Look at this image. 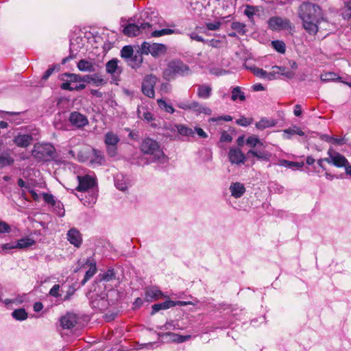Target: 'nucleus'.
<instances>
[{"mask_svg":"<svg viewBox=\"0 0 351 351\" xmlns=\"http://www.w3.org/2000/svg\"><path fill=\"white\" fill-rule=\"evenodd\" d=\"M298 14L302 22L303 28L309 34H316L319 24L324 20L320 6L308 1L303 2L298 8Z\"/></svg>","mask_w":351,"mask_h":351,"instance_id":"f257e3e1","label":"nucleus"},{"mask_svg":"<svg viewBox=\"0 0 351 351\" xmlns=\"http://www.w3.org/2000/svg\"><path fill=\"white\" fill-rule=\"evenodd\" d=\"M143 152L153 156V161L160 164H165L168 158L164 153L160 149L157 141L147 138H145L141 146Z\"/></svg>","mask_w":351,"mask_h":351,"instance_id":"f03ea898","label":"nucleus"},{"mask_svg":"<svg viewBox=\"0 0 351 351\" xmlns=\"http://www.w3.org/2000/svg\"><path fill=\"white\" fill-rule=\"evenodd\" d=\"M327 154L329 157L324 158L325 162L337 167H345L346 173L351 176V165L344 156L334 151L332 148H330Z\"/></svg>","mask_w":351,"mask_h":351,"instance_id":"7ed1b4c3","label":"nucleus"},{"mask_svg":"<svg viewBox=\"0 0 351 351\" xmlns=\"http://www.w3.org/2000/svg\"><path fill=\"white\" fill-rule=\"evenodd\" d=\"M152 31V25L148 22L130 23L123 29V33L129 37L136 36L140 34H147Z\"/></svg>","mask_w":351,"mask_h":351,"instance_id":"20e7f679","label":"nucleus"},{"mask_svg":"<svg viewBox=\"0 0 351 351\" xmlns=\"http://www.w3.org/2000/svg\"><path fill=\"white\" fill-rule=\"evenodd\" d=\"M54 151L53 146L50 143H37L32 149V156L38 160L45 161L52 157Z\"/></svg>","mask_w":351,"mask_h":351,"instance_id":"39448f33","label":"nucleus"},{"mask_svg":"<svg viewBox=\"0 0 351 351\" xmlns=\"http://www.w3.org/2000/svg\"><path fill=\"white\" fill-rule=\"evenodd\" d=\"M268 28L272 31L292 30L293 26L290 20L278 16L270 17L267 21Z\"/></svg>","mask_w":351,"mask_h":351,"instance_id":"423d86ee","label":"nucleus"},{"mask_svg":"<svg viewBox=\"0 0 351 351\" xmlns=\"http://www.w3.org/2000/svg\"><path fill=\"white\" fill-rule=\"evenodd\" d=\"M77 178L78 180V186L76 189L78 191L90 193V191H96L97 179L95 176H77Z\"/></svg>","mask_w":351,"mask_h":351,"instance_id":"0eeeda50","label":"nucleus"},{"mask_svg":"<svg viewBox=\"0 0 351 351\" xmlns=\"http://www.w3.org/2000/svg\"><path fill=\"white\" fill-rule=\"evenodd\" d=\"M140 47L141 53H143L144 55L150 53L153 57H158L164 54L167 50L165 45L155 43L143 42Z\"/></svg>","mask_w":351,"mask_h":351,"instance_id":"6e6552de","label":"nucleus"},{"mask_svg":"<svg viewBox=\"0 0 351 351\" xmlns=\"http://www.w3.org/2000/svg\"><path fill=\"white\" fill-rule=\"evenodd\" d=\"M157 78L153 75H146L141 85V90L143 93L149 97L154 98L155 95L154 86L156 84Z\"/></svg>","mask_w":351,"mask_h":351,"instance_id":"1a4fd4ad","label":"nucleus"},{"mask_svg":"<svg viewBox=\"0 0 351 351\" xmlns=\"http://www.w3.org/2000/svg\"><path fill=\"white\" fill-rule=\"evenodd\" d=\"M119 60L117 58H113L106 64V73L112 77L113 81L118 80L121 73L123 72V68L119 65Z\"/></svg>","mask_w":351,"mask_h":351,"instance_id":"9d476101","label":"nucleus"},{"mask_svg":"<svg viewBox=\"0 0 351 351\" xmlns=\"http://www.w3.org/2000/svg\"><path fill=\"white\" fill-rule=\"evenodd\" d=\"M69 120L73 126L78 128H83L88 124V120L87 117L85 115L75 111L72 112L70 114Z\"/></svg>","mask_w":351,"mask_h":351,"instance_id":"9b49d317","label":"nucleus"},{"mask_svg":"<svg viewBox=\"0 0 351 351\" xmlns=\"http://www.w3.org/2000/svg\"><path fill=\"white\" fill-rule=\"evenodd\" d=\"M77 67L82 72L95 73L98 71L99 66L94 60L82 59L78 62Z\"/></svg>","mask_w":351,"mask_h":351,"instance_id":"f8f14e48","label":"nucleus"},{"mask_svg":"<svg viewBox=\"0 0 351 351\" xmlns=\"http://www.w3.org/2000/svg\"><path fill=\"white\" fill-rule=\"evenodd\" d=\"M33 141V137L29 134L17 133L13 138L14 143L19 147H27Z\"/></svg>","mask_w":351,"mask_h":351,"instance_id":"ddd939ff","label":"nucleus"},{"mask_svg":"<svg viewBox=\"0 0 351 351\" xmlns=\"http://www.w3.org/2000/svg\"><path fill=\"white\" fill-rule=\"evenodd\" d=\"M229 160L232 164L239 165L244 163L246 157L239 148H230L228 152Z\"/></svg>","mask_w":351,"mask_h":351,"instance_id":"4468645a","label":"nucleus"},{"mask_svg":"<svg viewBox=\"0 0 351 351\" xmlns=\"http://www.w3.org/2000/svg\"><path fill=\"white\" fill-rule=\"evenodd\" d=\"M78 317L74 313H69L62 317L60 322L61 326L64 329H70L73 328L77 323Z\"/></svg>","mask_w":351,"mask_h":351,"instance_id":"2eb2a0df","label":"nucleus"},{"mask_svg":"<svg viewBox=\"0 0 351 351\" xmlns=\"http://www.w3.org/2000/svg\"><path fill=\"white\" fill-rule=\"evenodd\" d=\"M66 236L71 244L76 247H80L82 243V238L79 230L76 228H71L68 231Z\"/></svg>","mask_w":351,"mask_h":351,"instance_id":"dca6fc26","label":"nucleus"},{"mask_svg":"<svg viewBox=\"0 0 351 351\" xmlns=\"http://www.w3.org/2000/svg\"><path fill=\"white\" fill-rule=\"evenodd\" d=\"M100 282H112V286L117 287L119 285V278L113 269H109L104 274L99 275Z\"/></svg>","mask_w":351,"mask_h":351,"instance_id":"f3484780","label":"nucleus"},{"mask_svg":"<svg viewBox=\"0 0 351 351\" xmlns=\"http://www.w3.org/2000/svg\"><path fill=\"white\" fill-rule=\"evenodd\" d=\"M141 53V48L138 47V49L132 55V56L128 60L127 64L132 69L139 68L143 61V55Z\"/></svg>","mask_w":351,"mask_h":351,"instance_id":"a211bd4d","label":"nucleus"},{"mask_svg":"<svg viewBox=\"0 0 351 351\" xmlns=\"http://www.w3.org/2000/svg\"><path fill=\"white\" fill-rule=\"evenodd\" d=\"M162 292L157 287H148L145 289V300L147 302H152L162 298Z\"/></svg>","mask_w":351,"mask_h":351,"instance_id":"6ab92c4d","label":"nucleus"},{"mask_svg":"<svg viewBox=\"0 0 351 351\" xmlns=\"http://www.w3.org/2000/svg\"><path fill=\"white\" fill-rule=\"evenodd\" d=\"M231 195L234 198H240L245 193V188L244 184L241 182H232L230 186Z\"/></svg>","mask_w":351,"mask_h":351,"instance_id":"aec40b11","label":"nucleus"},{"mask_svg":"<svg viewBox=\"0 0 351 351\" xmlns=\"http://www.w3.org/2000/svg\"><path fill=\"white\" fill-rule=\"evenodd\" d=\"M84 193V194L82 193L80 196H78L80 200L86 206H93V205L95 204L97 199V191H90V194H89L88 197L86 196V193Z\"/></svg>","mask_w":351,"mask_h":351,"instance_id":"412c9836","label":"nucleus"},{"mask_svg":"<svg viewBox=\"0 0 351 351\" xmlns=\"http://www.w3.org/2000/svg\"><path fill=\"white\" fill-rule=\"evenodd\" d=\"M89 161L91 164L102 165L104 162V157L101 152L90 148Z\"/></svg>","mask_w":351,"mask_h":351,"instance_id":"4be33fe9","label":"nucleus"},{"mask_svg":"<svg viewBox=\"0 0 351 351\" xmlns=\"http://www.w3.org/2000/svg\"><path fill=\"white\" fill-rule=\"evenodd\" d=\"M114 184L120 191H125L128 187V178L123 174H117L114 177Z\"/></svg>","mask_w":351,"mask_h":351,"instance_id":"5701e85b","label":"nucleus"},{"mask_svg":"<svg viewBox=\"0 0 351 351\" xmlns=\"http://www.w3.org/2000/svg\"><path fill=\"white\" fill-rule=\"evenodd\" d=\"M212 88L210 85L202 84L197 87V95L199 98L208 99L211 95Z\"/></svg>","mask_w":351,"mask_h":351,"instance_id":"b1692460","label":"nucleus"},{"mask_svg":"<svg viewBox=\"0 0 351 351\" xmlns=\"http://www.w3.org/2000/svg\"><path fill=\"white\" fill-rule=\"evenodd\" d=\"M175 305H176V302L173 301H171V300H167L164 302L155 304L152 306V311L151 314L154 315L160 310L168 309L170 307L174 306Z\"/></svg>","mask_w":351,"mask_h":351,"instance_id":"393cba45","label":"nucleus"},{"mask_svg":"<svg viewBox=\"0 0 351 351\" xmlns=\"http://www.w3.org/2000/svg\"><path fill=\"white\" fill-rule=\"evenodd\" d=\"M163 77L167 80H173L176 77V62L172 61L169 62L167 68L163 72Z\"/></svg>","mask_w":351,"mask_h":351,"instance_id":"a878e982","label":"nucleus"},{"mask_svg":"<svg viewBox=\"0 0 351 351\" xmlns=\"http://www.w3.org/2000/svg\"><path fill=\"white\" fill-rule=\"evenodd\" d=\"M192 110L195 112H197V113H203L206 115H210L212 114V110L206 106L199 104L198 102L193 101L192 102Z\"/></svg>","mask_w":351,"mask_h":351,"instance_id":"bb28decb","label":"nucleus"},{"mask_svg":"<svg viewBox=\"0 0 351 351\" xmlns=\"http://www.w3.org/2000/svg\"><path fill=\"white\" fill-rule=\"evenodd\" d=\"M119 140V136L112 132H108L105 134L104 142L106 145H117Z\"/></svg>","mask_w":351,"mask_h":351,"instance_id":"cd10ccee","label":"nucleus"},{"mask_svg":"<svg viewBox=\"0 0 351 351\" xmlns=\"http://www.w3.org/2000/svg\"><path fill=\"white\" fill-rule=\"evenodd\" d=\"M15 243L16 249H25L33 245L35 241L29 237H24L18 240Z\"/></svg>","mask_w":351,"mask_h":351,"instance_id":"c85d7f7f","label":"nucleus"},{"mask_svg":"<svg viewBox=\"0 0 351 351\" xmlns=\"http://www.w3.org/2000/svg\"><path fill=\"white\" fill-rule=\"evenodd\" d=\"M60 88L63 90H82L85 88V85L83 84H74L72 82H70L69 81H64V82L61 84Z\"/></svg>","mask_w":351,"mask_h":351,"instance_id":"c756f323","label":"nucleus"},{"mask_svg":"<svg viewBox=\"0 0 351 351\" xmlns=\"http://www.w3.org/2000/svg\"><path fill=\"white\" fill-rule=\"evenodd\" d=\"M276 122L272 119H267L266 118L261 119L258 122L256 123V128L260 130L274 126Z\"/></svg>","mask_w":351,"mask_h":351,"instance_id":"7c9ffc66","label":"nucleus"},{"mask_svg":"<svg viewBox=\"0 0 351 351\" xmlns=\"http://www.w3.org/2000/svg\"><path fill=\"white\" fill-rule=\"evenodd\" d=\"M272 69H274V72H276L277 74L284 75L288 79L293 78L295 75L293 71L287 70L286 67L284 66H274Z\"/></svg>","mask_w":351,"mask_h":351,"instance_id":"2f4dec72","label":"nucleus"},{"mask_svg":"<svg viewBox=\"0 0 351 351\" xmlns=\"http://www.w3.org/2000/svg\"><path fill=\"white\" fill-rule=\"evenodd\" d=\"M231 93V99L232 101H235L239 99L241 101H243L245 100V93L242 91L241 87L236 86L233 88Z\"/></svg>","mask_w":351,"mask_h":351,"instance_id":"473e14b6","label":"nucleus"},{"mask_svg":"<svg viewBox=\"0 0 351 351\" xmlns=\"http://www.w3.org/2000/svg\"><path fill=\"white\" fill-rule=\"evenodd\" d=\"M192 73L189 66L182 62L177 61V75L187 76Z\"/></svg>","mask_w":351,"mask_h":351,"instance_id":"72a5a7b5","label":"nucleus"},{"mask_svg":"<svg viewBox=\"0 0 351 351\" xmlns=\"http://www.w3.org/2000/svg\"><path fill=\"white\" fill-rule=\"evenodd\" d=\"M159 338L164 343L173 342L176 341V334L171 331L162 332L159 334Z\"/></svg>","mask_w":351,"mask_h":351,"instance_id":"f704fd0d","label":"nucleus"},{"mask_svg":"<svg viewBox=\"0 0 351 351\" xmlns=\"http://www.w3.org/2000/svg\"><path fill=\"white\" fill-rule=\"evenodd\" d=\"M177 132L187 137H193L195 134V132L192 128L186 127L183 125H177Z\"/></svg>","mask_w":351,"mask_h":351,"instance_id":"c9c22d12","label":"nucleus"},{"mask_svg":"<svg viewBox=\"0 0 351 351\" xmlns=\"http://www.w3.org/2000/svg\"><path fill=\"white\" fill-rule=\"evenodd\" d=\"M135 52L131 45L124 46L121 50V56L125 59L127 62L128 60L132 56Z\"/></svg>","mask_w":351,"mask_h":351,"instance_id":"e433bc0d","label":"nucleus"},{"mask_svg":"<svg viewBox=\"0 0 351 351\" xmlns=\"http://www.w3.org/2000/svg\"><path fill=\"white\" fill-rule=\"evenodd\" d=\"M14 162V158L10 154L3 153L0 155V167L10 166Z\"/></svg>","mask_w":351,"mask_h":351,"instance_id":"4c0bfd02","label":"nucleus"},{"mask_svg":"<svg viewBox=\"0 0 351 351\" xmlns=\"http://www.w3.org/2000/svg\"><path fill=\"white\" fill-rule=\"evenodd\" d=\"M90 148H84L81 149L78 154L77 158L80 162H84L86 161H89L90 158Z\"/></svg>","mask_w":351,"mask_h":351,"instance_id":"58836bf2","label":"nucleus"},{"mask_svg":"<svg viewBox=\"0 0 351 351\" xmlns=\"http://www.w3.org/2000/svg\"><path fill=\"white\" fill-rule=\"evenodd\" d=\"M284 134H287V136H285L287 138H289L291 136L295 134H298L301 136H304V132L299 127L297 126H293L292 128L285 130Z\"/></svg>","mask_w":351,"mask_h":351,"instance_id":"ea45409f","label":"nucleus"},{"mask_svg":"<svg viewBox=\"0 0 351 351\" xmlns=\"http://www.w3.org/2000/svg\"><path fill=\"white\" fill-rule=\"evenodd\" d=\"M12 315L14 319L18 321H24L27 318V313L24 308L14 310Z\"/></svg>","mask_w":351,"mask_h":351,"instance_id":"a19ab883","label":"nucleus"},{"mask_svg":"<svg viewBox=\"0 0 351 351\" xmlns=\"http://www.w3.org/2000/svg\"><path fill=\"white\" fill-rule=\"evenodd\" d=\"M279 165L290 169L293 167L301 168L304 166V162H298L287 160H280L279 161Z\"/></svg>","mask_w":351,"mask_h":351,"instance_id":"79ce46f5","label":"nucleus"},{"mask_svg":"<svg viewBox=\"0 0 351 351\" xmlns=\"http://www.w3.org/2000/svg\"><path fill=\"white\" fill-rule=\"evenodd\" d=\"M62 80L69 81L70 82L75 84L76 82H81V76L75 73H64L62 77Z\"/></svg>","mask_w":351,"mask_h":351,"instance_id":"37998d69","label":"nucleus"},{"mask_svg":"<svg viewBox=\"0 0 351 351\" xmlns=\"http://www.w3.org/2000/svg\"><path fill=\"white\" fill-rule=\"evenodd\" d=\"M174 33V30L171 28H165L160 30L152 31L151 35L152 37H160L165 35H169Z\"/></svg>","mask_w":351,"mask_h":351,"instance_id":"c03bdc74","label":"nucleus"},{"mask_svg":"<svg viewBox=\"0 0 351 351\" xmlns=\"http://www.w3.org/2000/svg\"><path fill=\"white\" fill-rule=\"evenodd\" d=\"M274 49L280 53H284L286 51L285 43L282 40H274L271 42Z\"/></svg>","mask_w":351,"mask_h":351,"instance_id":"a18cd8bd","label":"nucleus"},{"mask_svg":"<svg viewBox=\"0 0 351 351\" xmlns=\"http://www.w3.org/2000/svg\"><path fill=\"white\" fill-rule=\"evenodd\" d=\"M157 103L158 106L165 111L169 112L171 114L173 113L174 108L173 106L169 104H167L165 100L160 99L157 100Z\"/></svg>","mask_w":351,"mask_h":351,"instance_id":"49530a36","label":"nucleus"},{"mask_svg":"<svg viewBox=\"0 0 351 351\" xmlns=\"http://www.w3.org/2000/svg\"><path fill=\"white\" fill-rule=\"evenodd\" d=\"M92 82L94 85L97 86L105 85L107 83L106 80L104 79L101 75L97 73H95L93 75Z\"/></svg>","mask_w":351,"mask_h":351,"instance_id":"de8ad7c7","label":"nucleus"},{"mask_svg":"<svg viewBox=\"0 0 351 351\" xmlns=\"http://www.w3.org/2000/svg\"><path fill=\"white\" fill-rule=\"evenodd\" d=\"M232 29L236 30L238 33L244 34L246 32L245 25L240 22H233L231 24Z\"/></svg>","mask_w":351,"mask_h":351,"instance_id":"09e8293b","label":"nucleus"},{"mask_svg":"<svg viewBox=\"0 0 351 351\" xmlns=\"http://www.w3.org/2000/svg\"><path fill=\"white\" fill-rule=\"evenodd\" d=\"M97 269L95 265H92L89 269L86 272L84 278L82 280V284H85L90 278H92L96 273Z\"/></svg>","mask_w":351,"mask_h":351,"instance_id":"8fccbe9b","label":"nucleus"},{"mask_svg":"<svg viewBox=\"0 0 351 351\" xmlns=\"http://www.w3.org/2000/svg\"><path fill=\"white\" fill-rule=\"evenodd\" d=\"M221 23L220 21H215L213 23H206V27L207 30L216 31L221 27Z\"/></svg>","mask_w":351,"mask_h":351,"instance_id":"3c124183","label":"nucleus"},{"mask_svg":"<svg viewBox=\"0 0 351 351\" xmlns=\"http://www.w3.org/2000/svg\"><path fill=\"white\" fill-rule=\"evenodd\" d=\"M252 119H248L244 117H241L239 119L236 120V123L239 125L241 126H247L250 125L252 123Z\"/></svg>","mask_w":351,"mask_h":351,"instance_id":"603ef678","label":"nucleus"},{"mask_svg":"<svg viewBox=\"0 0 351 351\" xmlns=\"http://www.w3.org/2000/svg\"><path fill=\"white\" fill-rule=\"evenodd\" d=\"M261 142H260L259 138H258L257 137H255V136H250L247 138V139L246 141L247 145H248L249 146H250L252 147H256V145L259 144Z\"/></svg>","mask_w":351,"mask_h":351,"instance_id":"864d4df0","label":"nucleus"},{"mask_svg":"<svg viewBox=\"0 0 351 351\" xmlns=\"http://www.w3.org/2000/svg\"><path fill=\"white\" fill-rule=\"evenodd\" d=\"M106 150L108 156L114 157L117 153V145H106Z\"/></svg>","mask_w":351,"mask_h":351,"instance_id":"5fc2aeb1","label":"nucleus"},{"mask_svg":"<svg viewBox=\"0 0 351 351\" xmlns=\"http://www.w3.org/2000/svg\"><path fill=\"white\" fill-rule=\"evenodd\" d=\"M271 156V154L269 152H258V154L256 156V158L258 159H260V160H265V161H269L270 158Z\"/></svg>","mask_w":351,"mask_h":351,"instance_id":"6e6d98bb","label":"nucleus"},{"mask_svg":"<svg viewBox=\"0 0 351 351\" xmlns=\"http://www.w3.org/2000/svg\"><path fill=\"white\" fill-rule=\"evenodd\" d=\"M1 248L2 251L8 252L9 250L16 249V247L14 242H11L1 245Z\"/></svg>","mask_w":351,"mask_h":351,"instance_id":"4d7b16f0","label":"nucleus"},{"mask_svg":"<svg viewBox=\"0 0 351 351\" xmlns=\"http://www.w3.org/2000/svg\"><path fill=\"white\" fill-rule=\"evenodd\" d=\"M10 226L7 223L0 221V234L10 232Z\"/></svg>","mask_w":351,"mask_h":351,"instance_id":"13d9d810","label":"nucleus"},{"mask_svg":"<svg viewBox=\"0 0 351 351\" xmlns=\"http://www.w3.org/2000/svg\"><path fill=\"white\" fill-rule=\"evenodd\" d=\"M252 70L253 71V73L257 77L265 78V76L266 75V71H264L263 69L254 67L253 69H252Z\"/></svg>","mask_w":351,"mask_h":351,"instance_id":"bf43d9fd","label":"nucleus"},{"mask_svg":"<svg viewBox=\"0 0 351 351\" xmlns=\"http://www.w3.org/2000/svg\"><path fill=\"white\" fill-rule=\"evenodd\" d=\"M60 287L59 285H53L49 291V295L55 298L60 296V294L59 293Z\"/></svg>","mask_w":351,"mask_h":351,"instance_id":"052dcab7","label":"nucleus"},{"mask_svg":"<svg viewBox=\"0 0 351 351\" xmlns=\"http://www.w3.org/2000/svg\"><path fill=\"white\" fill-rule=\"evenodd\" d=\"M336 74L335 73H327L324 75H321V80L323 82H327L335 80Z\"/></svg>","mask_w":351,"mask_h":351,"instance_id":"680f3d73","label":"nucleus"},{"mask_svg":"<svg viewBox=\"0 0 351 351\" xmlns=\"http://www.w3.org/2000/svg\"><path fill=\"white\" fill-rule=\"evenodd\" d=\"M43 199H44L45 202L48 203V204H52V205H55L56 204V201L54 199L53 196L51 194L44 193L43 194Z\"/></svg>","mask_w":351,"mask_h":351,"instance_id":"e2e57ef3","label":"nucleus"},{"mask_svg":"<svg viewBox=\"0 0 351 351\" xmlns=\"http://www.w3.org/2000/svg\"><path fill=\"white\" fill-rule=\"evenodd\" d=\"M99 302H97L96 300L93 301V302H92L93 307L95 308H98L99 310H101V309L106 308V301L104 299H102L101 300V305H99Z\"/></svg>","mask_w":351,"mask_h":351,"instance_id":"0e129e2a","label":"nucleus"},{"mask_svg":"<svg viewBox=\"0 0 351 351\" xmlns=\"http://www.w3.org/2000/svg\"><path fill=\"white\" fill-rule=\"evenodd\" d=\"M232 138L231 135L229 134L227 132H222L221 137H220V141L221 142H230V141H232Z\"/></svg>","mask_w":351,"mask_h":351,"instance_id":"69168bd1","label":"nucleus"},{"mask_svg":"<svg viewBox=\"0 0 351 351\" xmlns=\"http://www.w3.org/2000/svg\"><path fill=\"white\" fill-rule=\"evenodd\" d=\"M191 337V335H180L177 334V343H182L184 342L189 339H190Z\"/></svg>","mask_w":351,"mask_h":351,"instance_id":"338daca9","label":"nucleus"},{"mask_svg":"<svg viewBox=\"0 0 351 351\" xmlns=\"http://www.w3.org/2000/svg\"><path fill=\"white\" fill-rule=\"evenodd\" d=\"M175 329V325L173 324V322H167L165 325L162 326V330L164 332L170 331L171 330Z\"/></svg>","mask_w":351,"mask_h":351,"instance_id":"774afa93","label":"nucleus"}]
</instances>
